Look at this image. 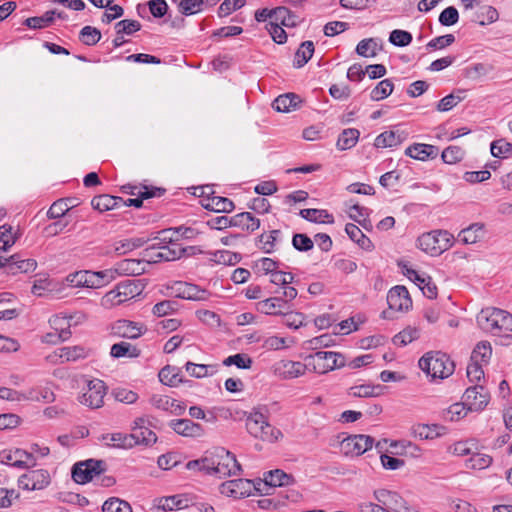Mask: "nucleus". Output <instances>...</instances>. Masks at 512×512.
I'll use <instances>...</instances> for the list:
<instances>
[{
    "mask_svg": "<svg viewBox=\"0 0 512 512\" xmlns=\"http://www.w3.org/2000/svg\"><path fill=\"white\" fill-rule=\"evenodd\" d=\"M158 376L161 383L170 387H176L182 382L178 369L170 365L163 367Z\"/></svg>",
    "mask_w": 512,
    "mask_h": 512,
    "instance_id": "42",
    "label": "nucleus"
},
{
    "mask_svg": "<svg viewBox=\"0 0 512 512\" xmlns=\"http://www.w3.org/2000/svg\"><path fill=\"white\" fill-rule=\"evenodd\" d=\"M271 370L274 376L287 380L304 375L308 368L306 361L302 363L298 361L281 360L276 362Z\"/></svg>",
    "mask_w": 512,
    "mask_h": 512,
    "instance_id": "10",
    "label": "nucleus"
},
{
    "mask_svg": "<svg viewBox=\"0 0 512 512\" xmlns=\"http://www.w3.org/2000/svg\"><path fill=\"white\" fill-rule=\"evenodd\" d=\"M308 370L325 374L336 368L345 366L344 356L332 351H319L305 357Z\"/></svg>",
    "mask_w": 512,
    "mask_h": 512,
    "instance_id": "7",
    "label": "nucleus"
},
{
    "mask_svg": "<svg viewBox=\"0 0 512 512\" xmlns=\"http://www.w3.org/2000/svg\"><path fill=\"white\" fill-rule=\"evenodd\" d=\"M492 355L491 344L487 341L479 342L471 354V361H475L481 364L489 362Z\"/></svg>",
    "mask_w": 512,
    "mask_h": 512,
    "instance_id": "45",
    "label": "nucleus"
},
{
    "mask_svg": "<svg viewBox=\"0 0 512 512\" xmlns=\"http://www.w3.org/2000/svg\"><path fill=\"white\" fill-rule=\"evenodd\" d=\"M292 477L282 470L276 469L269 471L264 474L263 485L265 487H280L288 485L292 482Z\"/></svg>",
    "mask_w": 512,
    "mask_h": 512,
    "instance_id": "35",
    "label": "nucleus"
},
{
    "mask_svg": "<svg viewBox=\"0 0 512 512\" xmlns=\"http://www.w3.org/2000/svg\"><path fill=\"white\" fill-rule=\"evenodd\" d=\"M177 309H178L177 301L164 300V301L156 303L152 308V312L157 317H163L168 314H171L172 312L176 311Z\"/></svg>",
    "mask_w": 512,
    "mask_h": 512,
    "instance_id": "57",
    "label": "nucleus"
},
{
    "mask_svg": "<svg viewBox=\"0 0 512 512\" xmlns=\"http://www.w3.org/2000/svg\"><path fill=\"white\" fill-rule=\"evenodd\" d=\"M401 143L400 135L396 134L394 131H385L378 135L375 139L374 145L377 148H387L394 147Z\"/></svg>",
    "mask_w": 512,
    "mask_h": 512,
    "instance_id": "48",
    "label": "nucleus"
},
{
    "mask_svg": "<svg viewBox=\"0 0 512 512\" xmlns=\"http://www.w3.org/2000/svg\"><path fill=\"white\" fill-rule=\"evenodd\" d=\"M419 336V329L415 327H407L393 337V343L397 346H406L418 339Z\"/></svg>",
    "mask_w": 512,
    "mask_h": 512,
    "instance_id": "47",
    "label": "nucleus"
},
{
    "mask_svg": "<svg viewBox=\"0 0 512 512\" xmlns=\"http://www.w3.org/2000/svg\"><path fill=\"white\" fill-rule=\"evenodd\" d=\"M466 97V90L457 89L453 93L442 98L437 104V110L440 112H446L454 108L458 103L464 100Z\"/></svg>",
    "mask_w": 512,
    "mask_h": 512,
    "instance_id": "39",
    "label": "nucleus"
},
{
    "mask_svg": "<svg viewBox=\"0 0 512 512\" xmlns=\"http://www.w3.org/2000/svg\"><path fill=\"white\" fill-rule=\"evenodd\" d=\"M204 208L215 211L229 213L234 209V203L226 198L220 196H213L207 199V203L203 204Z\"/></svg>",
    "mask_w": 512,
    "mask_h": 512,
    "instance_id": "38",
    "label": "nucleus"
},
{
    "mask_svg": "<svg viewBox=\"0 0 512 512\" xmlns=\"http://www.w3.org/2000/svg\"><path fill=\"white\" fill-rule=\"evenodd\" d=\"M468 410L469 409L466 408L465 402L454 403L448 409L443 411L442 417L447 421H458L467 415Z\"/></svg>",
    "mask_w": 512,
    "mask_h": 512,
    "instance_id": "49",
    "label": "nucleus"
},
{
    "mask_svg": "<svg viewBox=\"0 0 512 512\" xmlns=\"http://www.w3.org/2000/svg\"><path fill=\"white\" fill-rule=\"evenodd\" d=\"M405 154L413 159L425 161L429 158H436L438 148L430 144L415 143L406 148Z\"/></svg>",
    "mask_w": 512,
    "mask_h": 512,
    "instance_id": "24",
    "label": "nucleus"
},
{
    "mask_svg": "<svg viewBox=\"0 0 512 512\" xmlns=\"http://www.w3.org/2000/svg\"><path fill=\"white\" fill-rule=\"evenodd\" d=\"M387 303L390 309L395 311H407L412 306L409 292L404 286L391 288L387 295Z\"/></svg>",
    "mask_w": 512,
    "mask_h": 512,
    "instance_id": "14",
    "label": "nucleus"
},
{
    "mask_svg": "<svg viewBox=\"0 0 512 512\" xmlns=\"http://www.w3.org/2000/svg\"><path fill=\"white\" fill-rule=\"evenodd\" d=\"M86 356L85 349L81 346L62 347L47 356V360L52 363L76 361Z\"/></svg>",
    "mask_w": 512,
    "mask_h": 512,
    "instance_id": "20",
    "label": "nucleus"
},
{
    "mask_svg": "<svg viewBox=\"0 0 512 512\" xmlns=\"http://www.w3.org/2000/svg\"><path fill=\"white\" fill-rule=\"evenodd\" d=\"M232 227H238L247 232H254L260 227V220L250 212H242L232 216Z\"/></svg>",
    "mask_w": 512,
    "mask_h": 512,
    "instance_id": "27",
    "label": "nucleus"
},
{
    "mask_svg": "<svg viewBox=\"0 0 512 512\" xmlns=\"http://www.w3.org/2000/svg\"><path fill=\"white\" fill-rule=\"evenodd\" d=\"M25 400L52 403L55 401L56 396L49 387L31 388L24 395Z\"/></svg>",
    "mask_w": 512,
    "mask_h": 512,
    "instance_id": "36",
    "label": "nucleus"
},
{
    "mask_svg": "<svg viewBox=\"0 0 512 512\" xmlns=\"http://www.w3.org/2000/svg\"><path fill=\"white\" fill-rule=\"evenodd\" d=\"M160 506L163 510L171 511L174 508L183 509L188 507V500L183 495H172L163 497L160 500Z\"/></svg>",
    "mask_w": 512,
    "mask_h": 512,
    "instance_id": "50",
    "label": "nucleus"
},
{
    "mask_svg": "<svg viewBox=\"0 0 512 512\" xmlns=\"http://www.w3.org/2000/svg\"><path fill=\"white\" fill-rule=\"evenodd\" d=\"M0 462L19 469H29L36 466V458L33 453L20 448L0 451Z\"/></svg>",
    "mask_w": 512,
    "mask_h": 512,
    "instance_id": "9",
    "label": "nucleus"
},
{
    "mask_svg": "<svg viewBox=\"0 0 512 512\" xmlns=\"http://www.w3.org/2000/svg\"><path fill=\"white\" fill-rule=\"evenodd\" d=\"M102 512H132V508L128 502L113 497L104 502Z\"/></svg>",
    "mask_w": 512,
    "mask_h": 512,
    "instance_id": "54",
    "label": "nucleus"
},
{
    "mask_svg": "<svg viewBox=\"0 0 512 512\" xmlns=\"http://www.w3.org/2000/svg\"><path fill=\"white\" fill-rule=\"evenodd\" d=\"M419 367L433 379H445L453 374L455 365L449 356L440 351H430L419 360Z\"/></svg>",
    "mask_w": 512,
    "mask_h": 512,
    "instance_id": "4",
    "label": "nucleus"
},
{
    "mask_svg": "<svg viewBox=\"0 0 512 512\" xmlns=\"http://www.w3.org/2000/svg\"><path fill=\"white\" fill-rule=\"evenodd\" d=\"M87 469L88 468L84 466L82 462L75 464L72 470L73 480L79 484L90 482L93 478Z\"/></svg>",
    "mask_w": 512,
    "mask_h": 512,
    "instance_id": "64",
    "label": "nucleus"
},
{
    "mask_svg": "<svg viewBox=\"0 0 512 512\" xmlns=\"http://www.w3.org/2000/svg\"><path fill=\"white\" fill-rule=\"evenodd\" d=\"M179 10L184 15H193L202 10L203 0H177Z\"/></svg>",
    "mask_w": 512,
    "mask_h": 512,
    "instance_id": "60",
    "label": "nucleus"
},
{
    "mask_svg": "<svg viewBox=\"0 0 512 512\" xmlns=\"http://www.w3.org/2000/svg\"><path fill=\"white\" fill-rule=\"evenodd\" d=\"M412 35L410 32L400 29H395L390 33L389 41L391 44L398 47H405L412 42Z\"/></svg>",
    "mask_w": 512,
    "mask_h": 512,
    "instance_id": "59",
    "label": "nucleus"
},
{
    "mask_svg": "<svg viewBox=\"0 0 512 512\" xmlns=\"http://www.w3.org/2000/svg\"><path fill=\"white\" fill-rule=\"evenodd\" d=\"M171 229L159 232V240L161 243L154 244L145 249L144 257L147 258V264L159 261H174L179 259L186 251V248L177 243V238L170 235Z\"/></svg>",
    "mask_w": 512,
    "mask_h": 512,
    "instance_id": "3",
    "label": "nucleus"
},
{
    "mask_svg": "<svg viewBox=\"0 0 512 512\" xmlns=\"http://www.w3.org/2000/svg\"><path fill=\"white\" fill-rule=\"evenodd\" d=\"M186 467L189 470L197 469L209 475H217L219 478L236 475L241 471L235 455L222 447L206 452L201 459L189 461Z\"/></svg>",
    "mask_w": 512,
    "mask_h": 512,
    "instance_id": "1",
    "label": "nucleus"
},
{
    "mask_svg": "<svg viewBox=\"0 0 512 512\" xmlns=\"http://www.w3.org/2000/svg\"><path fill=\"white\" fill-rule=\"evenodd\" d=\"M314 53V44L312 41L303 42L300 47L297 49L293 65L296 68L303 67L313 56Z\"/></svg>",
    "mask_w": 512,
    "mask_h": 512,
    "instance_id": "40",
    "label": "nucleus"
},
{
    "mask_svg": "<svg viewBox=\"0 0 512 512\" xmlns=\"http://www.w3.org/2000/svg\"><path fill=\"white\" fill-rule=\"evenodd\" d=\"M382 386L380 385H358L350 388V395L354 397H376L380 395Z\"/></svg>",
    "mask_w": 512,
    "mask_h": 512,
    "instance_id": "53",
    "label": "nucleus"
},
{
    "mask_svg": "<svg viewBox=\"0 0 512 512\" xmlns=\"http://www.w3.org/2000/svg\"><path fill=\"white\" fill-rule=\"evenodd\" d=\"M247 432L254 438L274 443L282 437L279 429L273 427L260 409H253L246 418Z\"/></svg>",
    "mask_w": 512,
    "mask_h": 512,
    "instance_id": "5",
    "label": "nucleus"
},
{
    "mask_svg": "<svg viewBox=\"0 0 512 512\" xmlns=\"http://www.w3.org/2000/svg\"><path fill=\"white\" fill-rule=\"evenodd\" d=\"M374 439L368 435H352L345 438L342 443V449L346 454L362 455L366 451L372 448Z\"/></svg>",
    "mask_w": 512,
    "mask_h": 512,
    "instance_id": "13",
    "label": "nucleus"
},
{
    "mask_svg": "<svg viewBox=\"0 0 512 512\" xmlns=\"http://www.w3.org/2000/svg\"><path fill=\"white\" fill-rule=\"evenodd\" d=\"M79 39L88 46L95 45L101 39V32L92 26H85L81 29Z\"/></svg>",
    "mask_w": 512,
    "mask_h": 512,
    "instance_id": "55",
    "label": "nucleus"
},
{
    "mask_svg": "<svg viewBox=\"0 0 512 512\" xmlns=\"http://www.w3.org/2000/svg\"><path fill=\"white\" fill-rule=\"evenodd\" d=\"M146 263V257H144V259H123L116 264V267L113 270L114 275H141L145 272Z\"/></svg>",
    "mask_w": 512,
    "mask_h": 512,
    "instance_id": "21",
    "label": "nucleus"
},
{
    "mask_svg": "<svg viewBox=\"0 0 512 512\" xmlns=\"http://www.w3.org/2000/svg\"><path fill=\"white\" fill-rule=\"evenodd\" d=\"M144 330L143 325L125 319L116 321L111 327L113 335L128 339L139 338Z\"/></svg>",
    "mask_w": 512,
    "mask_h": 512,
    "instance_id": "16",
    "label": "nucleus"
},
{
    "mask_svg": "<svg viewBox=\"0 0 512 512\" xmlns=\"http://www.w3.org/2000/svg\"><path fill=\"white\" fill-rule=\"evenodd\" d=\"M110 354L114 358L129 357L136 358L140 355V350L129 342H120L112 345Z\"/></svg>",
    "mask_w": 512,
    "mask_h": 512,
    "instance_id": "37",
    "label": "nucleus"
},
{
    "mask_svg": "<svg viewBox=\"0 0 512 512\" xmlns=\"http://www.w3.org/2000/svg\"><path fill=\"white\" fill-rule=\"evenodd\" d=\"M56 10L46 11L42 16L30 17L24 21V25L32 29L48 27L54 21Z\"/></svg>",
    "mask_w": 512,
    "mask_h": 512,
    "instance_id": "44",
    "label": "nucleus"
},
{
    "mask_svg": "<svg viewBox=\"0 0 512 512\" xmlns=\"http://www.w3.org/2000/svg\"><path fill=\"white\" fill-rule=\"evenodd\" d=\"M121 202H123V198L121 197L103 194L94 197L91 201V205L95 210L105 212L118 208Z\"/></svg>",
    "mask_w": 512,
    "mask_h": 512,
    "instance_id": "30",
    "label": "nucleus"
},
{
    "mask_svg": "<svg viewBox=\"0 0 512 512\" xmlns=\"http://www.w3.org/2000/svg\"><path fill=\"white\" fill-rule=\"evenodd\" d=\"M118 293H120V298L126 302L130 299H133L139 296L144 286L138 280H125L116 285Z\"/></svg>",
    "mask_w": 512,
    "mask_h": 512,
    "instance_id": "28",
    "label": "nucleus"
},
{
    "mask_svg": "<svg viewBox=\"0 0 512 512\" xmlns=\"http://www.w3.org/2000/svg\"><path fill=\"white\" fill-rule=\"evenodd\" d=\"M79 276L85 277L84 287L100 288L114 279V271L112 269L98 272L81 271Z\"/></svg>",
    "mask_w": 512,
    "mask_h": 512,
    "instance_id": "19",
    "label": "nucleus"
},
{
    "mask_svg": "<svg viewBox=\"0 0 512 512\" xmlns=\"http://www.w3.org/2000/svg\"><path fill=\"white\" fill-rule=\"evenodd\" d=\"M141 29V24L137 20L125 19L115 24L116 34L131 35Z\"/></svg>",
    "mask_w": 512,
    "mask_h": 512,
    "instance_id": "63",
    "label": "nucleus"
},
{
    "mask_svg": "<svg viewBox=\"0 0 512 512\" xmlns=\"http://www.w3.org/2000/svg\"><path fill=\"white\" fill-rule=\"evenodd\" d=\"M477 324L483 331L494 336L508 337L512 333V314L499 308L487 307L477 315Z\"/></svg>",
    "mask_w": 512,
    "mask_h": 512,
    "instance_id": "2",
    "label": "nucleus"
},
{
    "mask_svg": "<svg viewBox=\"0 0 512 512\" xmlns=\"http://www.w3.org/2000/svg\"><path fill=\"white\" fill-rule=\"evenodd\" d=\"M485 233V225L477 222L462 229L458 233L457 240L465 245L475 244L484 238Z\"/></svg>",
    "mask_w": 512,
    "mask_h": 512,
    "instance_id": "23",
    "label": "nucleus"
},
{
    "mask_svg": "<svg viewBox=\"0 0 512 512\" xmlns=\"http://www.w3.org/2000/svg\"><path fill=\"white\" fill-rule=\"evenodd\" d=\"M137 437L126 433H112L106 434L102 436V440L105 441V444L109 447L122 448V449H130L137 445V441H135Z\"/></svg>",
    "mask_w": 512,
    "mask_h": 512,
    "instance_id": "25",
    "label": "nucleus"
},
{
    "mask_svg": "<svg viewBox=\"0 0 512 512\" xmlns=\"http://www.w3.org/2000/svg\"><path fill=\"white\" fill-rule=\"evenodd\" d=\"M50 482L49 473L46 470H30L18 479V487L27 490H41Z\"/></svg>",
    "mask_w": 512,
    "mask_h": 512,
    "instance_id": "11",
    "label": "nucleus"
},
{
    "mask_svg": "<svg viewBox=\"0 0 512 512\" xmlns=\"http://www.w3.org/2000/svg\"><path fill=\"white\" fill-rule=\"evenodd\" d=\"M382 49L380 40L376 38H367L361 40L356 46V53L365 58L375 57Z\"/></svg>",
    "mask_w": 512,
    "mask_h": 512,
    "instance_id": "31",
    "label": "nucleus"
},
{
    "mask_svg": "<svg viewBox=\"0 0 512 512\" xmlns=\"http://www.w3.org/2000/svg\"><path fill=\"white\" fill-rule=\"evenodd\" d=\"M290 308L282 297H270L257 303V311L266 315L284 314Z\"/></svg>",
    "mask_w": 512,
    "mask_h": 512,
    "instance_id": "22",
    "label": "nucleus"
},
{
    "mask_svg": "<svg viewBox=\"0 0 512 512\" xmlns=\"http://www.w3.org/2000/svg\"><path fill=\"white\" fill-rule=\"evenodd\" d=\"M418 247L431 256H439L452 247L455 238L447 230H433L418 238Z\"/></svg>",
    "mask_w": 512,
    "mask_h": 512,
    "instance_id": "6",
    "label": "nucleus"
},
{
    "mask_svg": "<svg viewBox=\"0 0 512 512\" xmlns=\"http://www.w3.org/2000/svg\"><path fill=\"white\" fill-rule=\"evenodd\" d=\"M252 482L247 479L226 481L221 485V493L234 498L250 495Z\"/></svg>",
    "mask_w": 512,
    "mask_h": 512,
    "instance_id": "18",
    "label": "nucleus"
},
{
    "mask_svg": "<svg viewBox=\"0 0 512 512\" xmlns=\"http://www.w3.org/2000/svg\"><path fill=\"white\" fill-rule=\"evenodd\" d=\"M4 272L8 275H16L18 273H30L37 267L35 259H20L18 255L5 257Z\"/></svg>",
    "mask_w": 512,
    "mask_h": 512,
    "instance_id": "15",
    "label": "nucleus"
},
{
    "mask_svg": "<svg viewBox=\"0 0 512 512\" xmlns=\"http://www.w3.org/2000/svg\"><path fill=\"white\" fill-rule=\"evenodd\" d=\"M212 295L213 294L209 290L201 288L196 284L188 283L184 299L190 301L207 302L210 300Z\"/></svg>",
    "mask_w": 512,
    "mask_h": 512,
    "instance_id": "43",
    "label": "nucleus"
},
{
    "mask_svg": "<svg viewBox=\"0 0 512 512\" xmlns=\"http://www.w3.org/2000/svg\"><path fill=\"white\" fill-rule=\"evenodd\" d=\"M490 150L494 157L504 158L512 152V144L504 139L495 140L491 143Z\"/></svg>",
    "mask_w": 512,
    "mask_h": 512,
    "instance_id": "61",
    "label": "nucleus"
},
{
    "mask_svg": "<svg viewBox=\"0 0 512 512\" xmlns=\"http://www.w3.org/2000/svg\"><path fill=\"white\" fill-rule=\"evenodd\" d=\"M374 496L376 500L383 505V507H390L392 505V500L400 501V504H403L404 501L398 493L385 489L376 490L374 492Z\"/></svg>",
    "mask_w": 512,
    "mask_h": 512,
    "instance_id": "56",
    "label": "nucleus"
},
{
    "mask_svg": "<svg viewBox=\"0 0 512 512\" xmlns=\"http://www.w3.org/2000/svg\"><path fill=\"white\" fill-rule=\"evenodd\" d=\"M282 241V232L278 229L264 232L258 237V247L267 254L273 253L277 243Z\"/></svg>",
    "mask_w": 512,
    "mask_h": 512,
    "instance_id": "26",
    "label": "nucleus"
},
{
    "mask_svg": "<svg viewBox=\"0 0 512 512\" xmlns=\"http://www.w3.org/2000/svg\"><path fill=\"white\" fill-rule=\"evenodd\" d=\"M394 85L389 79L380 81L371 91L370 97L373 101L385 99L393 92Z\"/></svg>",
    "mask_w": 512,
    "mask_h": 512,
    "instance_id": "51",
    "label": "nucleus"
},
{
    "mask_svg": "<svg viewBox=\"0 0 512 512\" xmlns=\"http://www.w3.org/2000/svg\"><path fill=\"white\" fill-rule=\"evenodd\" d=\"M300 103L301 100L298 95L294 93H287L278 96L274 100L272 107L278 112H290L295 110Z\"/></svg>",
    "mask_w": 512,
    "mask_h": 512,
    "instance_id": "29",
    "label": "nucleus"
},
{
    "mask_svg": "<svg viewBox=\"0 0 512 512\" xmlns=\"http://www.w3.org/2000/svg\"><path fill=\"white\" fill-rule=\"evenodd\" d=\"M492 463V457L487 454L474 453L466 461V467L475 470H483L488 468Z\"/></svg>",
    "mask_w": 512,
    "mask_h": 512,
    "instance_id": "52",
    "label": "nucleus"
},
{
    "mask_svg": "<svg viewBox=\"0 0 512 512\" xmlns=\"http://www.w3.org/2000/svg\"><path fill=\"white\" fill-rule=\"evenodd\" d=\"M76 198L59 199L55 201L47 211L49 219H57L66 214L72 207L77 205Z\"/></svg>",
    "mask_w": 512,
    "mask_h": 512,
    "instance_id": "32",
    "label": "nucleus"
},
{
    "mask_svg": "<svg viewBox=\"0 0 512 512\" xmlns=\"http://www.w3.org/2000/svg\"><path fill=\"white\" fill-rule=\"evenodd\" d=\"M300 216L307 221L314 223H328L334 222V217L327 210L324 209H302L300 210Z\"/></svg>",
    "mask_w": 512,
    "mask_h": 512,
    "instance_id": "33",
    "label": "nucleus"
},
{
    "mask_svg": "<svg viewBox=\"0 0 512 512\" xmlns=\"http://www.w3.org/2000/svg\"><path fill=\"white\" fill-rule=\"evenodd\" d=\"M16 242V236L12 233L10 225L0 227V250L6 251Z\"/></svg>",
    "mask_w": 512,
    "mask_h": 512,
    "instance_id": "62",
    "label": "nucleus"
},
{
    "mask_svg": "<svg viewBox=\"0 0 512 512\" xmlns=\"http://www.w3.org/2000/svg\"><path fill=\"white\" fill-rule=\"evenodd\" d=\"M359 135V131L355 128L343 130L337 140L338 149L347 150L354 147L359 139Z\"/></svg>",
    "mask_w": 512,
    "mask_h": 512,
    "instance_id": "41",
    "label": "nucleus"
},
{
    "mask_svg": "<svg viewBox=\"0 0 512 512\" xmlns=\"http://www.w3.org/2000/svg\"><path fill=\"white\" fill-rule=\"evenodd\" d=\"M169 427L178 435L197 438L204 434L202 425L190 419H174L169 422Z\"/></svg>",
    "mask_w": 512,
    "mask_h": 512,
    "instance_id": "17",
    "label": "nucleus"
},
{
    "mask_svg": "<svg viewBox=\"0 0 512 512\" xmlns=\"http://www.w3.org/2000/svg\"><path fill=\"white\" fill-rule=\"evenodd\" d=\"M107 393V387L102 380H90L86 390L78 397V401L91 409H98L104 404V397Z\"/></svg>",
    "mask_w": 512,
    "mask_h": 512,
    "instance_id": "8",
    "label": "nucleus"
},
{
    "mask_svg": "<svg viewBox=\"0 0 512 512\" xmlns=\"http://www.w3.org/2000/svg\"><path fill=\"white\" fill-rule=\"evenodd\" d=\"M51 328L60 333V338L69 339L71 336L70 320L64 316L55 315L49 320Z\"/></svg>",
    "mask_w": 512,
    "mask_h": 512,
    "instance_id": "46",
    "label": "nucleus"
},
{
    "mask_svg": "<svg viewBox=\"0 0 512 512\" xmlns=\"http://www.w3.org/2000/svg\"><path fill=\"white\" fill-rule=\"evenodd\" d=\"M464 150L459 146H449L442 152V159L447 164H455L461 161L464 157Z\"/></svg>",
    "mask_w": 512,
    "mask_h": 512,
    "instance_id": "58",
    "label": "nucleus"
},
{
    "mask_svg": "<svg viewBox=\"0 0 512 512\" xmlns=\"http://www.w3.org/2000/svg\"><path fill=\"white\" fill-rule=\"evenodd\" d=\"M148 239L144 237H133L115 242L114 251L117 255L127 254L135 249L144 246Z\"/></svg>",
    "mask_w": 512,
    "mask_h": 512,
    "instance_id": "34",
    "label": "nucleus"
},
{
    "mask_svg": "<svg viewBox=\"0 0 512 512\" xmlns=\"http://www.w3.org/2000/svg\"><path fill=\"white\" fill-rule=\"evenodd\" d=\"M463 399L469 410L479 411L487 406L490 395L484 386L474 385L466 389Z\"/></svg>",
    "mask_w": 512,
    "mask_h": 512,
    "instance_id": "12",
    "label": "nucleus"
}]
</instances>
